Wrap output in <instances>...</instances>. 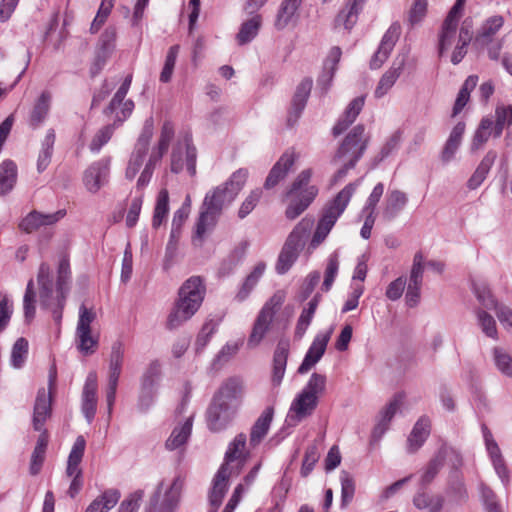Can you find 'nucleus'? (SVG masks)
Returning a JSON list of instances; mask_svg holds the SVG:
<instances>
[{
  "label": "nucleus",
  "mask_w": 512,
  "mask_h": 512,
  "mask_svg": "<svg viewBox=\"0 0 512 512\" xmlns=\"http://www.w3.org/2000/svg\"><path fill=\"white\" fill-rule=\"evenodd\" d=\"M400 25L398 23H393L385 34L382 37L380 45L377 51L374 53L371 61L370 67L371 69L380 68L383 63L388 59L390 53L392 52L396 42L400 36Z\"/></svg>",
  "instance_id": "nucleus-21"
},
{
  "label": "nucleus",
  "mask_w": 512,
  "mask_h": 512,
  "mask_svg": "<svg viewBox=\"0 0 512 512\" xmlns=\"http://www.w3.org/2000/svg\"><path fill=\"white\" fill-rule=\"evenodd\" d=\"M303 0H283L276 14L274 26L277 30L285 29L302 4Z\"/></svg>",
  "instance_id": "nucleus-39"
},
{
  "label": "nucleus",
  "mask_w": 512,
  "mask_h": 512,
  "mask_svg": "<svg viewBox=\"0 0 512 512\" xmlns=\"http://www.w3.org/2000/svg\"><path fill=\"white\" fill-rule=\"evenodd\" d=\"M243 392L242 381L237 377L227 379L219 388L218 392L214 395L213 399L220 402H228L232 405H237V400L241 397Z\"/></svg>",
  "instance_id": "nucleus-31"
},
{
  "label": "nucleus",
  "mask_w": 512,
  "mask_h": 512,
  "mask_svg": "<svg viewBox=\"0 0 512 512\" xmlns=\"http://www.w3.org/2000/svg\"><path fill=\"white\" fill-rule=\"evenodd\" d=\"M483 437L485 441L486 450L493 464V467L504 485L509 483V470L505 464L502 453L496 441L493 438L491 431L485 426H482Z\"/></svg>",
  "instance_id": "nucleus-20"
},
{
  "label": "nucleus",
  "mask_w": 512,
  "mask_h": 512,
  "mask_svg": "<svg viewBox=\"0 0 512 512\" xmlns=\"http://www.w3.org/2000/svg\"><path fill=\"white\" fill-rule=\"evenodd\" d=\"M473 290L476 298L484 308L494 309L498 304L486 283L473 282Z\"/></svg>",
  "instance_id": "nucleus-59"
},
{
  "label": "nucleus",
  "mask_w": 512,
  "mask_h": 512,
  "mask_svg": "<svg viewBox=\"0 0 512 512\" xmlns=\"http://www.w3.org/2000/svg\"><path fill=\"white\" fill-rule=\"evenodd\" d=\"M98 381L95 372L88 374L81 398V411L88 423H91L97 411Z\"/></svg>",
  "instance_id": "nucleus-22"
},
{
  "label": "nucleus",
  "mask_w": 512,
  "mask_h": 512,
  "mask_svg": "<svg viewBox=\"0 0 512 512\" xmlns=\"http://www.w3.org/2000/svg\"><path fill=\"white\" fill-rule=\"evenodd\" d=\"M48 445L47 437L42 434L37 440L36 446L32 452L29 472L35 476L41 471L42 465L45 460L46 449Z\"/></svg>",
  "instance_id": "nucleus-51"
},
{
  "label": "nucleus",
  "mask_w": 512,
  "mask_h": 512,
  "mask_svg": "<svg viewBox=\"0 0 512 512\" xmlns=\"http://www.w3.org/2000/svg\"><path fill=\"white\" fill-rule=\"evenodd\" d=\"M458 22L459 19L446 16L445 20L443 21L441 31L439 34V55L442 56L443 53L449 49L452 44L455 42L457 35V28H458Z\"/></svg>",
  "instance_id": "nucleus-36"
},
{
  "label": "nucleus",
  "mask_w": 512,
  "mask_h": 512,
  "mask_svg": "<svg viewBox=\"0 0 512 512\" xmlns=\"http://www.w3.org/2000/svg\"><path fill=\"white\" fill-rule=\"evenodd\" d=\"M153 133L154 122L153 119L150 117L145 120L141 133L135 143L134 149L129 158L125 172L126 179L133 180L137 173L139 172L140 168L142 167L149 149Z\"/></svg>",
  "instance_id": "nucleus-11"
},
{
  "label": "nucleus",
  "mask_w": 512,
  "mask_h": 512,
  "mask_svg": "<svg viewBox=\"0 0 512 512\" xmlns=\"http://www.w3.org/2000/svg\"><path fill=\"white\" fill-rule=\"evenodd\" d=\"M175 135V128L171 121H165L161 127V132L157 145L152 149L150 155L162 159L168 151L171 141Z\"/></svg>",
  "instance_id": "nucleus-46"
},
{
  "label": "nucleus",
  "mask_w": 512,
  "mask_h": 512,
  "mask_svg": "<svg viewBox=\"0 0 512 512\" xmlns=\"http://www.w3.org/2000/svg\"><path fill=\"white\" fill-rule=\"evenodd\" d=\"M445 453H454V452L449 450L445 445L441 446V448L438 450L437 454L428 463V465L421 477L422 484H424V485L429 484L435 478V476L438 474L439 470L443 466V456L445 455Z\"/></svg>",
  "instance_id": "nucleus-52"
},
{
  "label": "nucleus",
  "mask_w": 512,
  "mask_h": 512,
  "mask_svg": "<svg viewBox=\"0 0 512 512\" xmlns=\"http://www.w3.org/2000/svg\"><path fill=\"white\" fill-rule=\"evenodd\" d=\"M274 410L272 407H267L263 413L256 420L252 426L250 433V444L253 446L258 445L268 433L270 424L272 422Z\"/></svg>",
  "instance_id": "nucleus-40"
},
{
  "label": "nucleus",
  "mask_w": 512,
  "mask_h": 512,
  "mask_svg": "<svg viewBox=\"0 0 512 512\" xmlns=\"http://www.w3.org/2000/svg\"><path fill=\"white\" fill-rule=\"evenodd\" d=\"M283 303V297L279 294H274L262 307L258 313L251 333L247 340V347L254 349L258 347L264 340L265 336L271 329L273 319Z\"/></svg>",
  "instance_id": "nucleus-8"
},
{
  "label": "nucleus",
  "mask_w": 512,
  "mask_h": 512,
  "mask_svg": "<svg viewBox=\"0 0 512 512\" xmlns=\"http://www.w3.org/2000/svg\"><path fill=\"white\" fill-rule=\"evenodd\" d=\"M266 269V264L263 262H259L256 264L252 272L246 277L245 281L243 282L242 286L240 287L238 293L236 294V299L239 302L244 301L251 291L254 289V287L259 282L260 278L263 276Z\"/></svg>",
  "instance_id": "nucleus-47"
},
{
  "label": "nucleus",
  "mask_w": 512,
  "mask_h": 512,
  "mask_svg": "<svg viewBox=\"0 0 512 512\" xmlns=\"http://www.w3.org/2000/svg\"><path fill=\"white\" fill-rule=\"evenodd\" d=\"M341 482V507L345 508L353 499L355 494V481L352 475L347 471L340 474Z\"/></svg>",
  "instance_id": "nucleus-58"
},
{
  "label": "nucleus",
  "mask_w": 512,
  "mask_h": 512,
  "mask_svg": "<svg viewBox=\"0 0 512 512\" xmlns=\"http://www.w3.org/2000/svg\"><path fill=\"white\" fill-rule=\"evenodd\" d=\"M295 160L296 154L294 151H286L283 153L270 170L265 180L264 187L266 189H271L275 187L280 181H282L293 167Z\"/></svg>",
  "instance_id": "nucleus-23"
},
{
  "label": "nucleus",
  "mask_w": 512,
  "mask_h": 512,
  "mask_svg": "<svg viewBox=\"0 0 512 512\" xmlns=\"http://www.w3.org/2000/svg\"><path fill=\"white\" fill-rule=\"evenodd\" d=\"M55 139V131L53 129H49L42 141L41 150L37 160V170L39 173L43 172L51 162Z\"/></svg>",
  "instance_id": "nucleus-49"
},
{
  "label": "nucleus",
  "mask_w": 512,
  "mask_h": 512,
  "mask_svg": "<svg viewBox=\"0 0 512 512\" xmlns=\"http://www.w3.org/2000/svg\"><path fill=\"white\" fill-rule=\"evenodd\" d=\"M110 158L92 163L83 174V184L88 192L96 194L109 181Z\"/></svg>",
  "instance_id": "nucleus-15"
},
{
  "label": "nucleus",
  "mask_w": 512,
  "mask_h": 512,
  "mask_svg": "<svg viewBox=\"0 0 512 512\" xmlns=\"http://www.w3.org/2000/svg\"><path fill=\"white\" fill-rule=\"evenodd\" d=\"M366 0H347L343 9L336 16V26H343L346 30H351L358 20Z\"/></svg>",
  "instance_id": "nucleus-29"
},
{
  "label": "nucleus",
  "mask_w": 512,
  "mask_h": 512,
  "mask_svg": "<svg viewBox=\"0 0 512 512\" xmlns=\"http://www.w3.org/2000/svg\"><path fill=\"white\" fill-rule=\"evenodd\" d=\"M28 355V341L21 337L16 340L14 343L11 356H10V364L15 369H20L24 366Z\"/></svg>",
  "instance_id": "nucleus-54"
},
{
  "label": "nucleus",
  "mask_w": 512,
  "mask_h": 512,
  "mask_svg": "<svg viewBox=\"0 0 512 512\" xmlns=\"http://www.w3.org/2000/svg\"><path fill=\"white\" fill-rule=\"evenodd\" d=\"M248 178V170L240 168L222 185L208 192L203 200L204 206H209L222 213L230 205L244 187Z\"/></svg>",
  "instance_id": "nucleus-7"
},
{
  "label": "nucleus",
  "mask_w": 512,
  "mask_h": 512,
  "mask_svg": "<svg viewBox=\"0 0 512 512\" xmlns=\"http://www.w3.org/2000/svg\"><path fill=\"white\" fill-rule=\"evenodd\" d=\"M125 348L121 341H115L111 346L109 357V380H119L124 361Z\"/></svg>",
  "instance_id": "nucleus-44"
},
{
  "label": "nucleus",
  "mask_w": 512,
  "mask_h": 512,
  "mask_svg": "<svg viewBox=\"0 0 512 512\" xmlns=\"http://www.w3.org/2000/svg\"><path fill=\"white\" fill-rule=\"evenodd\" d=\"M404 395L401 393L396 394L393 399L385 406L379 414L378 423L373 430L374 437H381L387 431L389 423L395 416L403 403Z\"/></svg>",
  "instance_id": "nucleus-28"
},
{
  "label": "nucleus",
  "mask_w": 512,
  "mask_h": 512,
  "mask_svg": "<svg viewBox=\"0 0 512 512\" xmlns=\"http://www.w3.org/2000/svg\"><path fill=\"white\" fill-rule=\"evenodd\" d=\"M17 181V166L11 160L0 164V195L9 193Z\"/></svg>",
  "instance_id": "nucleus-42"
},
{
  "label": "nucleus",
  "mask_w": 512,
  "mask_h": 512,
  "mask_svg": "<svg viewBox=\"0 0 512 512\" xmlns=\"http://www.w3.org/2000/svg\"><path fill=\"white\" fill-rule=\"evenodd\" d=\"M117 37L116 28L113 26L107 27L101 34L95 52V59L93 63V72H99L106 64L115 50V42Z\"/></svg>",
  "instance_id": "nucleus-17"
},
{
  "label": "nucleus",
  "mask_w": 512,
  "mask_h": 512,
  "mask_svg": "<svg viewBox=\"0 0 512 512\" xmlns=\"http://www.w3.org/2000/svg\"><path fill=\"white\" fill-rule=\"evenodd\" d=\"M408 203L407 194L401 190H390L385 198L382 217L385 221L394 220Z\"/></svg>",
  "instance_id": "nucleus-25"
},
{
  "label": "nucleus",
  "mask_w": 512,
  "mask_h": 512,
  "mask_svg": "<svg viewBox=\"0 0 512 512\" xmlns=\"http://www.w3.org/2000/svg\"><path fill=\"white\" fill-rule=\"evenodd\" d=\"M246 444V435L243 433L238 434L234 440L230 443L226 454L225 463L229 466L230 462H233L241 457L242 451Z\"/></svg>",
  "instance_id": "nucleus-61"
},
{
  "label": "nucleus",
  "mask_w": 512,
  "mask_h": 512,
  "mask_svg": "<svg viewBox=\"0 0 512 512\" xmlns=\"http://www.w3.org/2000/svg\"><path fill=\"white\" fill-rule=\"evenodd\" d=\"M428 10V0H414L408 12V22L410 25H418L426 17Z\"/></svg>",
  "instance_id": "nucleus-60"
},
{
  "label": "nucleus",
  "mask_w": 512,
  "mask_h": 512,
  "mask_svg": "<svg viewBox=\"0 0 512 512\" xmlns=\"http://www.w3.org/2000/svg\"><path fill=\"white\" fill-rule=\"evenodd\" d=\"M299 255V252L297 250H294L290 248L289 245L284 244L277 263H276V271L278 274H284L286 273L291 266L294 264V262L297 260Z\"/></svg>",
  "instance_id": "nucleus-56"
},
{
  "label": "nucleus",
  "mask_w": 512,
  "mask_h": 512,
  "mask_svg": "<svg viewBox=\"0 0 512 512\" xmlns=\"http://www.w3.org/2000/svg\"><path fill=\"white\" fill-rule=\"evenodd\" d=\"M465 128L466 125L464 122H458L451 130L440 153L442 163L448 164L455 158V155L462 143Z\"/></svg>",
  "instance_id": "nucleus-26"
},
{
  "label": "nucleus",
  "mask_w": 512,
  "mask_h": 512,
  "mask_svg": "<svg viewBox=\"0 0 512 512\" xmlns=\"http://www.w3.org/2000/svg\"><path fill=\"white\" fill-rule=\"evenodd\" d=\"M86 447V441L83 436H78L72 446V449L68 456L66 474L69 477L82 476V470L79 468V464L82 461L84 451Z\"/></svg>",
  "instance_id": "nucleus-35"
},
{
  "label": "nucleus",
  "mask_w": 512,
  "mask_h": 512,
  "mask_svg": "<svg viewBox=\"0 0 512 512\" xmlns=\"http://www.w3.org/2000/svg\"><path fill=\"white\" fill-rule=\"evenodd\" d=\"M494 362L499 371L507 376H512V358L501 348L493 351Z\"/></svg>",
  "instance_id": "nucleus-64"
},
{
  "label": "nucleus",
  "mask_w": 512,
  "mask_h": 512,
  "mask_svg": "<svg viewBox=\"0 0 512 512\" xmlns=\"http://www.w3.org/2000/svg\"><path fill=\"white\" fill-rule=\"evenodd\" d=\"M237 406L213 399L206 412L208 428L213 432L224 430L235 417Z\"/></svg>",
  "instance_id": "nucleus-14"
},
{
  "label": "nucleus",
  "mask_w": 512,
  "mask_h": 512,
  "mask_svg": "<svg viewBox=\"0 0 512 512\" xmlns=\"http://www.w3.org/2000/svg\"><path fill=\"white\" fill-rule=\"evenodd\" d=\"M494 120L491 117H485L481 120L477 130L474 133L472 143H471V151H477L480 149L490 138L491 135L494 136Z\"/></svg>",
  "instance_id": "nucleus-48"
},
{
  "label": "nucleus",
  "mask_w": 512,
  "mask_h": 512,
  "mask_svg": "<svg viewBox=\"0 0 512 512\" xmlns=\"http://www.w3.org/2000/svg\"><path fill=\"white\" fill-rule=\"evenodd\" d=\"M288 354V341H280L273 357L272 383L274 386H279L282 382L286 370Z\"/></svg>",
  "instance_id": "nucleus-32"
},
{
  "label": "nucleus",
  "mask_w": 512,
  "mask_h": 512,
  "mask_svg": "<svg viewBox=\"0 0 512 512\" xmlns=\"http://www.w3.org/2000/svg\"><path fill=\"white\" fill-rule=\"evenodd\" d=\"M480 493L486 512H502L501 506L497 501V496L492 489L481 484Z\"/></svg>",
  "instance_id": "nucleus-63"
},
{
  "label": "nucleus",
  "mask_w": 512,
  "mask_h": 512,
  "mask_svg": "<svg viewBox=\"0 0 512 512\" xmlns=\"http://www.w3.org/2000/svg\"><path fill=\"white\" fill-rule=\"evenodd\" d=\"M404 66L405 57H397L394 60L391 67L382 75L375 88L374 96L376 98H382L389 92V90L394 86L395 82L402 74Z\"/></svg>",
  "instance_id": "nucleus-24"
},
{
  "label": "nucleus",
  "mask_w": 512,
  "mask_h": 512,
  "mask_svg": "<svg viewBox=\"0 0 512 512\" xmlns=\"http://www.w3.org/2000/svg\"><path fill=\"white\" fill-rule=\"evenodd\" d=\"M96 319V313L92 308L84 304L79 307V317L75 332V343L79 352L85 356L92 355L98 348V337L92 334L91 324Z\"/></svg>",
  "instance_id": "nucleus-9"
},
{
  "label": "nucleus",
  "mask_w": 512,
  "mask_h": 512,
  "mask_svg": "<svg viewBox=\"0 0 512 512\" xmlns=\"http://www.w3.org/2000/svg\"><path fill=\"white\" fill-rule=\"evenodd\" d=\"M206 288L199 276L187 279L178 291L176 299L166 320V328L175 330L190 320L199 310Z\"/></svg>",
  "instance_id": "nucleus-2"
},
{
  "label": "nucleus",
  "mask_w": 512,
  "mask_h": 512,
  "mask_svg": "<svg viewBox=\"0 0 512 512\" xmlns=\"http://www.w3.org/2000/svg\"><path fill=\"white\" fill-rule=\"evenodd\" d=\"M230 476V466L222 464L212 480V486L209 491V503L212 507V512H217L221 506L223 498L228 491Z\"/></svg>",
  "instance_id": "nucleus-19"
},
{
  "label": "nucleus",
  "mask_w": 512,
  "mask_h": 512,
  "mask_svg": "<svg viewBox=\"0 0 512 512\" xmlns=\"http://www.w3.org/2000/svg\"><path fill=\"white\" fill-rule=\"evenodd\" d=\"M196 159V147L192 143V137L186 134L172 149L171 171L177 174L186 166L188 173L194 176L196 174Z\"/></svg>",
  "instance_id": "nucleus-12"
},
{
  "label": "nucleus",
  "mask_w": 512,
  "mask_h": 512,
  "mask_svg": "<svg viewBox=\"0 0 512 512\" xmlns=\"http://www.w3.org/2000/svg\"><path fill=\"white\" fill-rule=\"evenodd\" d=\"M325 388V375L313 373L305 387L291 403L287 415L289 425H296L312 415L318 405L319 396L324 393Z\"/></svg>",
  "instance_id": "nucleus-3"
},
{
  "label": "nucleus",
  "mask_w": 512,
  "mask_h": 512,
  "mask_svg": "<svg viewBox=\"0 0 512 512\" xmlns=\"http://www.w3.org/2000/svg\"><path fill=\"white\" fill-rule=\"evenodd\" d=\"M312 174L311 169H304L287 190L286 197L290 198V203L285 210L287 219L294 220L300 216L318 195V188L310 185Z\"/></svg>",
  "instance_id": "nucleus-6"
},
{
  "label": "nucleus",
  "mask_w": 512,
  "mask_h": 512,
  "mask_svg": "<svg viewBox=\"0 0 512 512\" xmlns=\"http://www.w3.org/2000/svg\"><path fill=\"white\" fill-rule=\"evenodd\" d=\"M183 486L184 478L181 475L176 476L169 486H165L164 481H161L150 499V505L156 512H175Z\"/></svg>",
  "instance_id": "nucleus-10"
},
{
  "label": "nucleus",
  "mask_w": 512,
  "mask_h": 512,
  "mask_svg": "<svg viewBox=\"0 0 512 512\" xmlns=\"http://www.w3.org/2000/svg\"><path fill=\"white\" fill-rule=\"evenodd\" d=\"M314 225V219L312 217H304L301 221L293 228L287 237L285 244L289 245L290 248L300 252L305 245V241Z\"/></svg>",
  "instance_id": "nucleus-30"
},
{
  "label": "nucleus",
  "mask_w": 512,
  "mask_h": 512,
  "mask_svg": "<svg viewBox=\"0 0 512 512\" xmlns=\"http://www.w3.org/2000/svg\"><path fill=\"white\" fill-rule=\"evenodd\" d=\"M120 497L118 489H107L90 503L85 512H108L118 503Z\"/></svg>",
  "instance_id": "nucleus-38"
},
{
  "label": "nucleus",
  "mask_w": 512,
  "mask_h": 512,
  "mask_svg": "<svg viewBox=\"0 0 512 512\" xmlns=\"http://www.w3.org/2000/svg\"><path fill=\"white\" fill-rule=\"evenodd\" d=\"M221 214L222 213L215 210L214 208L204 206V203L202 202L199 218L196 223V237L202 239L208 231L212 230L217 224Z\"/></svg>",
  "instance_id": "nucleus-34"
},
{
  "label": "nucleus",
  "mask_w": 512,
  "mask_h": 512,
  "mask_svg": "<svg viewBox=\"0 0 512 512\" xmlns=\"http://www.w3.org/2000/svg\"><path fill=\"white\" fill-rule=\"evenodd\" d=\"M494 137L499 138L505 126L512 125V105L497 106L495 109Z\"/></svg>",
  "instance_id": "nucleus-55"
},
{
  "label": "nucleus",
  "mask_w": 512,
  "mask_h": 512,
  "mask_svg": "<svg viewBox=\"0 0 512 512\" xmlns=\"http://www.w3.org/2000/svg\"><path fill=\"white\" fill-rule=\"evenodd\" d=\"M253 16L247 21L243 22L236 39L238 44L244 45L251 42L258 34L262 24V18L259 14H252Z\"/></svg>",
  "instance_id": "nucleus-43"
},
{
  "label": "nucleus",
  "mask_w": 512,
  "mask_h": 512,
  "mask_svg": "<svg viewBox=\"0 0 512 512\" xmlns=\"http://www.w3.org/2000/svg\"><path fill=\"white\" fill-rule=\"evenodd\" d=\"M478 324L481 327L483 333L493 339L497 338V328L494 318L486 311L478 309L476 311Z\"/></svg>",
  "instance_id": "nucleus-62"
},
{
  "label": "nucleus",
  "mask_w": 512,
  "mask_h": 512,
  "mask_svg": "<svg viewBox=\"0 0 512 512\" xmlns=\"http://www.w3.org/2000/svg\"><path fill=\"white\" fill-rule=\"evenodd\" d=\"M369 141L365 133V127L358 124L347 134L343 143L339 147L334 161H342L343 166L335 173L332 178V184H336L346 177L347 172L352 169L358 160L362 157Z\"/></svg>",
  "instance_id": "nucleus-4"
},
{
  "label": "nucleus",
  "mask_w": 512,
  "mask_h": 512,
  "mask_svg": "<svg viewBox=\"0 0 512 512\" xmlns=\"http://www.w3.org/2000/svg\"><path fill=\"white\" fill-rule=\"evenodd\" d=\"M65 215V210H58L54 213H41L33 210L22 219L19 228L25 233H33L42 227L56 224Z\"/></svg>",
  "instance_id": "nucleus-18"
},
{
  "label": "nucleus",
  "mask_w": 512,
  "mask_h": 512,
  "mask_svg": "<svg viewBox=\"0 0 512 512\" xmlns=\"http://www.w3.org/2000/svg\"><path fill=\"white\" fill-rule=\"evenodd\" d=\"M311 88L312 80L308 78L302 80L301 83L297 86L296 92L292 100V108L293 111L295 112L296 118L299 117L300 113L305 108L307 99L310 95Z\"/></svg>",
  "instance_id": "nucleus-53"
},
{
  "label": "nucleus",
  "mask_w": 512,
  "mask_h": 512,
  "mask_svg": "<svg viewBox=\"0 0 512 512\" xmlns=\"http://www.w3.org/2000/svg\"><path fill=\"white\" fill-rule=\"evenodd\" d=\"M504 18L500 15H494L489 17L482 24L476 40L483 44L488 43L492 40L494 35L503 27Z\"/></svg>",
  "instance_id": "nucleus-50"
},
{
  "label": "nucleus",
  "mask_w": 512,
  "mask_h": 512,
  "mask_svg": "<svg viewBox=\"0 0 512 512\" xmlns=\"http://www.w3.org/2000/svg\"><path fill=\"white\" fill-rule=\"evenodd\" d=\"M430 427L431 422L428 417L422 416L417 420L408 437L409 452L417 451L424 444L430 434Z\"/></svg>",
  "instance_id": "nucleus-33"
},
{
  "label": "nucleus",
  "mask_w": 512,
  "mask_h": 512,
  "mask_svg": "<svg viewBox=\"0 0 512 512\" xmlns=\"http://www.w3.org/2000/svg\"><path fill=\"white\" fill-rule=\"evenodd\" d=\"M192 424L193 417L190 416L182 425L176 426L165 443L166 448L175 450L185 444L191 434Z\"/></svg>",
  "instance_id": "nucleus-41"
},
{
  "label": "nucleus",
  "mask_w": 512,
  "mask_h": 512,
  "mask_svg": "<svg viewBox=\"0 0 512 512\" xmlns=\"http://www.w3.org/2000/svg\"><path fill=\"white\" fill-rule=\"evenodd\" d=\"M333 329L330 328L326 332H319L314 337L301 365L298 368L300 374L307 373L316 363L320 361L324 355L327 344L331 338Z\"/></svg>",
  "instance_id": "nucleus-16"
},
{
  "label": "nucleus",
  "mask_w": 512,
  "mask_h": 512,
  "mask_svg": "<svg viewBox=\"0 0 512 512\" xmlns=\"http://www.w3.org/2000/svg\"><path fill=\"white\" fill-rule=\"evenodd\" d=\"M497 158V153L495 151H488L486 155L481 160L480 164L469 178L467 182V186L469 189L478 188L486 179L491 167L493 166L495 160Z\"/></svg>",
  "instance_id": "nucleus-37"
},
{
  "label": "nucleus",
  "mask_w": 512,
  "mask_h": 512,
  "mask_svg": "<svg viewBox=\"0 0 512 512\" xmlns=\"http://www.w3.org/2000/svg\"><path fill=\"white\" fill-rule=\"evenodd\" d=\"M365 103V97L359 96L354 98L345 109L343 115L339 118L333 127V135L339 136L356 120Z\"/></svg>",
  "instance_id": "nucleus-27"
},
{
  "label": "nucleus",
  "mask_w": 512,
  "mask_h": 512,
  "mask_svg": "<svg viewBox=\"0 0 512 512\" xmlns=\"http://www.w3.org/2000/svg\"><path fill=\"white\" fill-rule=\"evenodd\" d=\"M358 185L359 181L349 183L323 208L311 240V246L313 248L319 246L326 239L339 217L345 211Z\"/></svg>",
  "instance_id": "nucleus-5"
},
{
  "label": "nucleus",
  "mask_w": 512,
  "mask_h": 512,
  "mask_svg": "<svg viewBox=\"0 0 512 512\" xmlns=\"http://www.w3.org/2000/svg\"><path fill=\"white\" fill-rule=\"evenodd\" d=\"M51 94L43 91L35 102L30 114V124L38 127L47 117L50 110Z\"/></svg>",
  "instance_id": "nucleus-45"
},
{
  "label": "nucleus",
  "mask_w": 512,
  "mask_h": 512,
  "mask_svg": "<svg viewBox=\"0 0 512 512\" xmlns=\"http://www.w3.org/2000/svg\"><path fill=\"white\" fill-rule=\"evenodd\" d=\"M161 376V365L158 361H152L142 377V389L144 391L155 390Z\"/></svg>",
  "instance_id": "nucleus-57"
},
{
  "label": "nucleus",
  "mask_w": 512,
  "mask_h": 512,
  "mask_svg": "<svg viewBox=\"0 0 512 512\" xmlns=\"http://www.w3.org/2000/svg\"><path fill=\"white\" fill-rule=\"evenodd\" d=\"M56 378L57 372L55 366H53L49 371V391L46 392L44 388H41L37 392L33 411V427L36 431L43 429L45 421L51 415L52 391L55 388Z\"/></svg>",
  "instance_id": "nucleus-13"
},
{
  "label": "nucleus",
  "mask_w": 512,
  "mask_h": 512,
  "mask_svg": "<svg viewBox=\"0 0 512 512\" xmlns=\"http://www.w3.org/2000/svg\"><path fill=\"white\" fill-rule=\"evenodd\" d=\"M70 264L69 260H60L57 270L56 287L54 288L51 269L48 264L42 263L37 274L39 286V301L43 309L52 313L57 324L61 323L66 297L70 290Z\"/></svg>",
  "instance_id": "nucleus-1"
}]
</instances>
